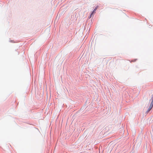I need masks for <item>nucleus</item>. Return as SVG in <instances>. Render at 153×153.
Masks as SVG:
<instances>
[{"instance_id": "obj_1", "label": "nucleus", "mask_w": 153, "mask_h": 153, "mask_svg": "<svg viewBox=\"0 0 153 153\" xmlns=\"http://www.w3.org/2000/svg\"><path fill=\"white\" fill-rule=\"evenodd\" d=\"M152 101L149 107L148 108V111H149L152 108L153 106V97L152 98Z\"/></svg>"}, {"instance_id": "obj_2", "label": "nucleus", "mask_w": 153, "mask_h": 153, "mask_svg": "<svg viewBox=\"0 0 153 153\" xmlns=\"http://www.w3.org/2000/svg\"><path fill=\"white\" fill-rule=\"evenodd\" d=\"M95 13L96 12L95 11H93L91 13V14L90 15L89 18H90L92 17V16H93L94 14H95Z\"/></svg>"}, {"instance_id": "obj_3", "label": "nucleus", "mask_w": 153, "mask_h": 153, "mask_svg": "<svg viewBox=\"0 0 153 153\" xmlns=\"http://www.w3.org/2000/svg\"><path fill=\"white\" fill-rule=\"evenodd\" d=\"M97 8H98V6H97V7H96L95 8V9L96 10H97Z\"/></svg>"}, {"instance_id": "obj_4", "label": "nucleus", "mask_w": 153, "mask_h": 153, "mask_svg": "<svg viewBox=\"0 0 153 153\" xmlns=\"http://www.w3.org/2000/svg\"><path fill=\"white\" fill-rule=\"evenodd\" d=\"M96 10L95 9H94L93 11H95V12Z\"/></svg>"}]
</instances>
